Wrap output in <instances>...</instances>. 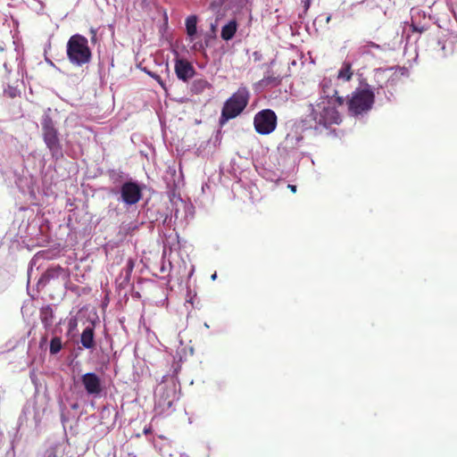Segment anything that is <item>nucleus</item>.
<instances>
[{
  "label": "nucleus",
  "instance_id": "6e6552de",
  "mask_svg": "<svg viewBox=\"0 0 457 457\" xmlns=\"http://www.w3.org/2000/svg\"><path fill=\"white\" fill-rule=\"evenodd\" d=\"M81 383L89 395H99L103 391L102 381L98 375L87 372L81 376Z\"/></svg>",
  "mask_w": 457,
  "mask_h": 457
},
{
  "label": "nucleus",
  "instance_id": "cd10ccee",
  "mask_svg": "<svg viewBox=\"0 0 457 457\" xmlns=\"http://www.w3.org/2000/svg\"><path fill=\"white\" fill-rule=\"evenodd\" d=\"M212 29L214 30L215 29V25H212Z\"/></svg>",
  "mask_w": 457,
  "mask_h": 457
},
{
  "label": "nucleus",
  "instance_id": "ddd939ff",
  "mask_svg": "<svg viewBox=\"0 0 457 457\" xmlns=\"http://www.w3.org/2000/svg\"><path fill=\"white\" fill-rule=\"evenodd\" d=\"M54 319V312L52 308L47 305L40 310V320L46 328L51 327Z\"/></svg>",
  "mask_w": 457,
  "mask_h": 457
},
{
  "label": "nucleus",
  "instance_id": "412c9836",
  "mask_svg": "<svg viewBox=\"0 0 457 457\" xmlns=\"http://www.w3.org/2000/svg\"><path fill=\"white\" fill-rule=\"evenodd\" d=\"M127 266H128V273H130L134 268V262L131 259L128 261Z\"/></svg>",
  "mask_w": 457,
  "mask_h": 457
},
{
  "label": "nucleus",
  "instance_id": "20e7f679",
  "mask_svg": "<svg viewBox=\"0 0 457 457\" xmlns=\"http://www.w3.org/2000/svg\"><path fill=\"white\" fill-rule=\"evenodd\" d=\"M250 92L245 87H240L224 104L221 120H228L238 116L247 106Z\"/></svg>",
  "mask_w": 457,
  "mask_h": 457
},
{
  "label": "nucleus",
  "instance_id": "2eb2a0df",
  "mask_svg": "<svg viewBox=\"0 0 457 457\" xmlns=\"http://www.w3.org/2000/svg\"><path fill=\"white\" fill-rule=\"evenodd\" d=\"M197 17L190 15L186 19V29L188 36L193 37L196 34Z\"/></svg>",
  "mask_w": 457,
  "mask_h": 457
},
{
  "label": "nucleus",
  "instance_id": "a878e982",
  "mask_svg": "<svg viewBox=\"0 0 457 457\" xmlns=\"http://www.w3.org/2000/svg\"><path fill=\"white\" fill-rule=\"evenodd\" d=\"M330 19H331V16H330V15H328V16L327 17V20H326L327 23H328V22H329Z\"/></svg>",
  "mask_w": 457,
  "mask_h": 457
},
{
  "label": "nucleus",
  "instance_id": "9d476101",
  "mask_svg": "<svg viewBox=\"0 0 457 457\" xmlns=\"http://www.w3.org/2000/svg\"><path fill=\"white\" fill-rule=\"evenodd\" d=\"M59 278H62L63 280H68L70 278L69 270L59 265L47 269L42 276V279H45L46 281Z\"/></svg>",
  "mask_w": 457,
  "mask_h": 457
},
{
  "label": "nucleus",
  "instance_id": "4be33fe9",
  "mask_svg": "<svg viewBox=\"0 0 457 457\" xmlns=\"http://www.w3.org/2000/svg\"><path fill=\"white\" fill-rule=\"evenodd\" d=\"M287 187L291 190V192L295 193L296 192V186L295 185H288Z\"/></svg>",
  "mask_w": 457,
  "mask_h": 457
},
{
  "label": "nucleus",
  "instance_id": "4468645a",
  "mask_svg": "<svg viewBox=\"0 0 457 457\" xmlns=\"http://www.w3.org/2000/svg\"><path fill=\"white\" fill-rule=\"evenodd\" d=\"M353 75V70H352V64L349 62H345L342 64V67L338 71L337 78L339 79H343L345 81L351 80L352 77Z\"/></svg>",
  "mask_w": 457,
  "mask_h": 457
},
{
  "label": "nucleus",
  "instance_id": "9b49d317",
  "mask_svg": "<svg viewBox=\"0 0 457 457\" xmlns=\"http://www.w3.org/2000/svg\"><path fill=\"white\" fill-rule=\"evenodd\" d=\"M95 333H94V328L93 327H87L80 337V342L83 347L87 349H92L95 347Z\"/></svg>",
  "mask_w": 457,
  "mask_h": 457
},
{
  "label": "nucleus",
  "instance_id": "393cba45",
  "mask_svg": "<svg viewBox=\"0 0 457 457\" xmlns=\"http://www.w3.org/2000/svg\"><path fill=\"white\" fill-rule=\"evenodd\" d=\"M337 102L339 104H343V103H344V99H343V97L338 96V97L337 98Z\"/></svg>",
  "mask_w": 457,
  "mask_h": 457
},
{
  "label": "nucleus",
  "instance_id": "5701e85b",
  "mask_svg": "<svg viewBox=\"0 0 457 457\" xmlns=\"http://www.w3.org/2000/svg\"><path fill=\"white\" fill-rule=\"evenodd\" d=\"M412 31H416V32L421 33L423 31V28L419 29L418 27L412 25Z\"/></svg>",
  "mask_w": 457,
  "mask_h": 457
},
{
  "label": "nucleus",
  "instance_id": "7c9ffc66",
  "mask_svg": "<svg viewBox=\"0 0 457 457\" xmlns=\"http://www.w3.org/2000/svg\"><path fill=\"white\" fill-rule=\"evenodd\" d=\"M296 139H297V140H301V139H302V137H296Z\"/></svg>",
  "mask_w": 457,
  "mask_h": 457
},
{
  "label": "nucleus",
  "instance_id": "39448f33",
  "mask_svg": "<svg viewBox=\"0 0 457 457\" xmlns=\"http://www.w3.org/2000/svg\"><path fill=\"white\" fill-rule=\"evenodd\" d=\"M310 108L309 120L314 122L315 129L318 126L328 128L332 124H339L341 122V116L335 106L318 104L315 106L310 105Z\"/></svg>",
  "mask_w": 457,
  "mask_h": 457
},
{
  "label": "nucleus",
  "instance_id": "dca6fc26",
  "mask_svg": "<svg viewBox=\"0 0 457 457\" xmlns=\"http://www.w3.org/2000/svg\"><path fill=\"white\" fill-rule=\"evenodd\" d=\"M62 348V339L59 337H54L50 342L49 352L51 354L58 353Z\"/></svg>",
  "mask_w": 457,
  "mask_h": 457
},
{
  "label": "nucleus",
  "instance_id": "423d86ee",
  "mask_svg": "<svg viewBox=\"0 0 457 457\" xmlns=\"http://www.w3.org/2000/svg\"><path fill=\"white\" fill-rule=\"evenodd\" d=\"M253 126L260 135H269L277 127V115L270 109H264L258 112L253 118Z\"/></svg>",
  "mask_w": 457,
  "mask_h": 457
},
{
  "label": "nucleus",
  "instance_id": "b1692460",
  "mask_svg": "<svg viewBox=\"0 0 457 457\" xmlns=\"http://www.w3.org/2000/svg\"><path fill=\"white\" fill-rule=\"evenodd\" d=\"M136 228H137V227L136 225H132V224H131V225H129V226L128 227V228H127V232H129V231H130V230H134V229H136Z\"/></svg>",
  "mask_w": 457,
  "mask_h": 457
},
{
  "label": "nucleus",
  "instance_id": "6ab92c4d",
  "mask_svg": "<svg viewBox=\"0 0 457 457\" xmlns=\"http://www.w3.org/2000/svg\"><path fill=\"white\" fill-rule=\"evenodd\" d=\"M90 35H91V37H90V41L92 44H96V41H97V31L96 29L94 28H91L90 29Z\"/></svg>",
  "mask_w": 457,
  "mask_h": 457
},
{
  "label": "nucleus",
  "instance_id": "f3484780",
  "mask_svg": "<svg viewBox=\"0 0 457 457\" xmlns=\"http://www.w3.org/2000/svg\"><path fill=\"white\" fill-rule=\"evenodd\" d=\"M371 48L380 49V46L374 42L367 41L363 45L359 46L358 53L362 55L367 54H370Z\"/></svg>",
  "mask_w": 457,
  "mask_h": 457
},
{
  "label": "nucleus",
  "instance_id": "a211bd4d",
  "mask_svg": "<svg viewBox=\"0 0 457 457\" xmlns=\"http://www.w3.org/2000/svg\"><path fill=\"white\" fill-rule=\"evenodd\" d=\"M192 87H193L194 91H195L196 93H200V92L204 91L205 88H210L211 84L207 80L200 79H195L193 82Z\"/></svg>",
  "mask_w": 457,
  "mask_h": 457
},
{
  "label": "nucleus",
  "instance_id": "c85d7f7f",
  "mask_svg": "<svg viewBox=\"0 0 457 457\" xmlns=\"http://www.w3.org/2000/svg\"><path fill=\"white\" fill-rule=\"evenodd\" d=\"M212 279H214V278H216V274H213V275L212 276Z\"/></svg>",
  "mask_w": 457,
  "mask_h": 457
},
{
  "label": "nucleus",
  "instance_id": "aec40b11",
  "mask_svg": "<svg viewBox=\"0 0 457 457\" xmlns=\"http://www.w3.org/2000/svg\"><path fill=\"white\" fill-rule=\"evenodd\" d=\"M151 76L161 85V87L166 90V87L164 82L162 80L161 77L157 74H151Z\"/></svg>",
  "mask_w": 457,
  "mask_h": 457
},
{
  "label": "nucleus",
  "instance_id": "0eeeda50",
  "mask_svg": "<svg viewBox=\"0 0 457 457\" xmlns=\"http://www.w3.org/2000/svg\"><path fill=\"white\" fill-rule=\"evenodd\" d=\"M120 198L127 205L137 204L142 198V189L133 181H127L120 187Z\"/></svg>",
  "mask_w": 457,
  "mask_h": 457
},
{
  "label": "nucleus",
  "instance_id": "f8f14e48",
  "mask_svg": "<svg viewBox=\"0 0 457 457\" xmlns=\"http://www.w3.org/2000/svg\"><path fill=\"white\" fill-rule=\"evenodd\" d=\"M237 30V22L236 20L229 21L221 29L220 37L223 40H231Z\"/></svg>",
  "mask_w": 457,
  "mask_h": 457
},
{
  "label": "nucleus",
  "instance_id": "7ed1b4c3",
  "mask_svg": "<svg viewBox=\"0 0 457 457\" xmlns=\"http://www.w3.org/2000/svg\"><path fill=\"white\" fill-rule=\"evenodd\" d=\"M49 112L50 109L45 112L41 119L42 137L52 156L58 159L62 156V145L58 130Z\"/></svg>",
  "mask_w": 457,
  "mask_h": 457
},
{
  "label": "nucleus",
  "instance_id": "1a4fd4ad",
  "mask_svg": "<svg viewBox=\"0 0 457 457\" xmlns=\"http://www.w3.org/2000/svg\"><path fill=\"white\" fill-rule=\"evenodd\" d=\"M174 69L178 79L185 82L191 79L195 73L194 66L184 59H177Z\"/></svg>",
  "mask_w": 457,
  "mask_h": 457
},
{
  "label": "nucleus",
  "instance_id": "c756f323",
  "mask_svg": "<svg viewBox=\"0 0 457 457\" xmlns=\"http://www.w3.org/2000/svg\"><path fill=\"white\" fill-rule=\"evenodd\" d=\"M168 406L170 407L171 406V402H169L168 403Z\"/></svg>",
  "mask_w": 457,
  "mask_h": 457
},
{
  "label": "nucleus",
  "instance_id": "bb28decb",
  "mask_svg": "<svg viewBox=\"0 0 457 457\" xmlns=\"http://www.w3.org/2000/svg\"><path fill=\"white\" fill-rule=\"evenodd\" d=\"M70 325H71V326H76V322L74 321V322L72 323V321H71V322H70Z\"/></svg>",
  "mask_w": 457,
  "mask_h": 457
},
{
  "label": "nucleus",
  "instance_id": "f03ea898",
  "mask_svg": "<svg viewBox=\"0 0 457 457\" xmlns=\"http://www.w3.org/2000/svg\"><path fill=\"white\" fill-rule=\"evenodd\" d=\"M374 103L375 93L369 85L355 88L346 101L348 112L353 116L367 113L371 110Z\"/></svg>",
  "mask_w": 457,
  "mask_h": 457
},
{
  "label": "nucleus",
  "instance_id": "f257e3e1",
  "mask_svg": "<svg viewBox=\"0 0 457 457\" xmlns=\"http://www.w3.org/2000/svg\"><path fill=\"white\" fill-rule=\"evenodd\" d=\"M66 54L69 62L75 66L88 64L92 60V52L87 38L80 34L72 35L66 45Z\"/></svg>",
  "mask_w": 457,
  "mask_h": 457
},
{
  "label": "nucleus",
  "instance_id": "2f4dec72",
  "mask_svg": "<svg viewBox=\"0 0 457 457\" xmlns=\"http://www.w3.org/2000/svg\"><path fill=\"white\" fill-rule=\"evenodd\" d=\"M48 457H55V456H54V455H50V456H48Z\"/></svg>",
  "mask_w": 457,
  "mask_h": 457
}]
</instances>
